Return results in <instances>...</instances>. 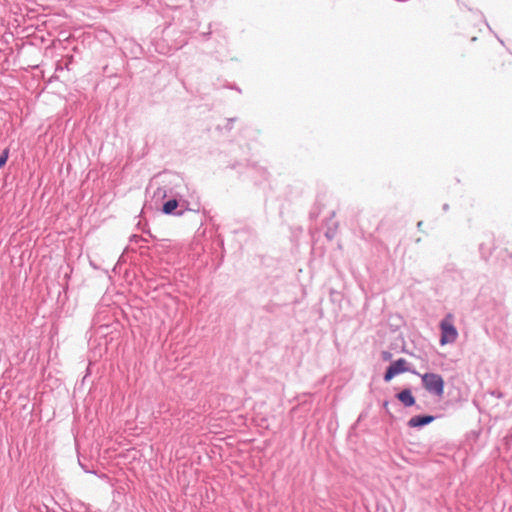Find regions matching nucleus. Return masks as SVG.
Returning a JSON list of instances; mask_svg holds the SVG:
<instances>
[{"instance_id":"9d476101","label":"nucleus","mask_w":512,"mask_h":512,"mask_svg":"<svg viewBox=\"0 0 512 512\" xmlns=\"http://www.w3.org/2000/svg\"><path fill=\"white\" fill-rule=\"evenodd\" d=\"M235 120H236V118H229V119H227V124H226V127H225V128H226L228 131L232 130V128H233V123L235 122Z\"/></svg>"},{"instance_id":"9b49d317","label":"nucleus","mask_w":512,"mask_h":512,"mask_svg":"<svg viewBox=\"0 0 512 512\" xmlns=\"http://www.w3.org/2000/svg\"><path fill=\"white\" fill-rule=\"evenodd\" d=\"M325 236H326L328 239H332V238H333V236H334V234H333V232H332L330 229H328V230L325 232Z\"/></svg>"},{"instance_id":"6e6552de","label":"nucleus","mask_w":512,"mask_h":512,"mask_svg":"<svg viewBox=\"0 0 512 512\" xmlns=\"http://www.w3.org/2000/svg\"><path fill=\"white\" fill-rule=\"evenodd\" d=\"M147 240L145 238H143L142 236L140 235H132L130 237V242L131 243H135V244H139V247L141 249V254H143L144 252L142 251V249H144L145 247L142 245L143 242H146Z\"/></svg>"},{"instance_id":"1a4fd4ad","label":"nucleus","mask_w":512,"mask_h":512,"mask_svg":"<svg viewBox=\"0 0 512 512\" xmlns=\"http://www.w3.org/2000/svg\"><path fill=\"white\" fill-rule=\"evenodd\" d=\"M8 157H9V150L4 149L0 155V169L5 166V164L8 160Z\"/></svg>"},{"instance_id":"39448f33","label":"nucleus","mask_w":512,"mask_h":512,"mask_svg":"<svg viewBox=\"0 0 512 512\" xmlns=\"http://www.w3.org/2000/svg\"><path fill=\"white\" fill-rule=\"evenodd\" d=\"M179 206V202L176 199H169L168 201L163 203L162 212L166 215H183V210H177Z\"/></svg>"},{"instance_id":"0eeeda50","label":"nucleus","mask_w":512,"mask_h":512,"mask_svg":"<svg viewBox=\"0 0 512 512\" xmlns=\"http://www.w3.org/2000/svg\"><path fill=\"white\" fill-rule=\"evenodd\" d=\"M433 420H434V417L429 416V415L414 416L408 421V425L410 427H420V426L431 423Z\"/></svg>"},{"instance_id":"7ed1b4c3","label":"nucleus","mask_w":512,"mask_h":512,"mask_svg":"<svg viewBox=\"0 0 512 512\" xmlns=\"http://www.w3.org/2000/svg\"><path fill=\"white\" fill-rule=\"evenodd\" d=\"M335 215V211L333 209H326V202L324 197H318L315 204L313 205L309 217L312 220H316L321 217V221L328 225L329 221Z\"/></svg>"},{"instance_id":"f257e3e1","label":"nucleus","mask_w":512,"mask_h":512,"mask_svg":"<svg viewBox=\"0 0 512 512\" xmlns=\"http://www.w3.org/2000/svg\"><path fill=\"white\" fill-rule=\"evenodd\" d=\"M423 387L429 392L438 397L444 394V379L441 375L436 373H425L421 375Z\"/></svg>"},{"instance_id":"423d86ee","label":"nucleus","mask_w":512,"mask_h":512,"mask_svg":"<svg viewBox=\"0 0 512 512\" xmlns=\"http://www.w3.org/2000/svg\"><path fill=\"white\" fill-rule=\"evenodd\" d=\"M397 398L405 407H411L415 404V398L409 389H404L398 393Z\"/></svg>"},{"instance_id":"20e7f679","label":"nucleus","mask_w":512,"mask_h":512,"mask_svg":"<svg viewBox=\"0 0 512 512\" xmlns=\"http://www.w3.org/2000/svg\"><path fill=\"white\" fill-rule=\"evenodd\" d=\"M407 361L403 358L398 359L397 361L393 362L387 369L384 380L386 382H389L394 376L406 372L408 369L406 367Z\"/></svg>"},{"instance_id":"f03ea898","label":"nucleus","mask_w":512,"mask_h":512,"mask_svg":"<svg viewBox=\"0 0 512 512\" xmlns=\"http://www.w3.org/2000/svg\"><path fill=\"white\" fill-rule=\"evenodd\" d=\"M441 338L440 344L447 345L454 343L458 337V331L453 324V316L448 314L440 323Z\"/></svg>"}]
</instances>
